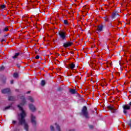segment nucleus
Returning a JSON list of instances; mask_svg holds the SVG:
<instances>
[{
  "mask_svg": "<svg viewBox=\"0 0 131 131\" xmlns=\"http://www.w3.org/2000/svg\"><path fill=\"white\" fill-rule=\"evenodd\" d=\"M21 99L22 100V103L18 105L19 110L21 112L20 114L18 115V119L20 124H24L25 129L26 130V131H28V125L26 124V123L25 122V119H24L26 116V113H25V111H24V110H23V108H22V106H23V105H24V104H25L26 103L25 98L23 97Z\"/></svg>",
  "mask_w": 131,
  "mask_h": 131,
  "instance_id": "nucleus-1",
  "label": "nucleus"
},
{
  "mask_svg": "<svg viewBox=\"0 0 131 131\" xmlns=\"http://www.w3.org/2000/svg\"><path fill=\"white\" fill-rule=\"evenodd\" d=\"M123 109H124L123 113L125 114H126V112H127L126 110H129V109H130V106H129V105H124L123 106Z\"/></svg>",
  "mask_w": 131,
  "mask_h": 131,
  "instance_id": "nucleus-4",
  "label": "nucleus"
},
{
  "mask_svg": "<svg viewBox=\"0 0 131 131\" xmlns=\"http://www.w3.org/2000/svg\"><path fill=\"white\" fill-rule=\"evenodd\" d=\"M1 9H5L6 8V5H3L1 6Z\"/></svg>",
  "mask_w": 131,
  "mask_h": 131,
  "instance_id": "nucleus-21",
  "label": "nucleus"
},
{
  "mask_svg": "<svg viewBox=\"0 0 131 131\" xmlns=\"http://www.w3.org/2000/svg\"><path fill=\"white\" fill-rule=\"evenodd\" d=\"M50 128L52 131H54V126H51Z\"/></svg>",
  "mask_w": 131,
  "mask_h": 131,
  "instance_id": "nucleus-25",
  "label": "nucleus"
},
{
  "mask_svg": "<svg viewBox=\"0 0 131 131\" xmlns=\"http://www.w3.org/2000/svg\"><path fill=\"white\" fill-rule=\"evenodd\" d=\"M74 129L70 130V131H74Z\"/></svg>",
  "mask_w": 131,
  "mask_h": 131,
  "instance_id": "nucleus-32",
  "label": "nucleus"
},
{
  "mask_svg": "<svg viewBox=\"0 0 131 131\" xmlns=\"http://www.w3.org/2000/svg\"><path fill=\"white\" fill-rule=\"evenodd\" d=\"M82 114L86 118H89V114H88V108L86 106H83L82 110Z\"/></svg>",
  "mask_w": 131,
  "mask_h": 131,
  "instance_id": "nucleus-2",
  "label": "nucleus"
},
{
  "mask_svg": "<svg viewBox=\"0 0 131 131\" xmlns=\"http://www.w3.org/2000/svg\"><path fill=\"white\" fill-rule=\"evenodd\" d=\"M4 41H6V40L3 39L1 40V42H4Z\"/></svg>",
  "mask_w": 131,
  "mask_h": 131,
  "instance_id": "nucleus-27",
  "label": "nucleus"
},
{
  "mask_svg": "<svg viewBox=\"0 0 131 131\" xmlns=\"http://www.w3.org/2000/svg\"><path fill=\"white\" fill-rule=\"evenodd\" d=\"M103 19H104V21H108V18L107 17H103Z\"/></svg>",
  "mask_w": 131,
  "mask_h": 131,
  "instance_id": "nucleus-24",
  "label": "nucleus"
},
{
  "mask_svg": "<svg viewBox=\"0 0 131 131\" xmlns=\"http://www.w3.org/2000/svg\"><path fill=\"white\" fill-rule=\"evenodd\" d=\"M116 15H117L116 13H113L112 14V17H113V18H114V17H115V16H116Z\"/></svg>",
  "mask_w": 131,
  "mask_h": 131,
  "instance_id": "nucleus-20",
  "label": "nucleus"
},
{
  "mask_svg": "<svg viewBox=\"0 0 131 131\" xmlns=\"http://www.w3.org/2000/svg\"><path fill=\"white\" fill-rule=\"evenodd\" d=\"M12 123H13V124H15V123H16V121H13Z\"/></svg>",
  "mask_w": 131,
  "mask_h": 131,
  "instance_id": "nucleus-29",
  "label": "nucleus"
},
{
  "mask_svg": "<svg viewBox=\"0 0 131 131\" xmlns=\"http://www.w3.org/2000/svg\"><path fill=\"white\" fill-rule=\"evenodd\" d=\"M101 31H103V26H99L97 29V33L101 32Z\"/></svg>",
  "mask_w": 131,
  "mask_h": 131,
  "instance_id": "nucleus-6",
  "label": "nucleus"
},
{
  "mask_svg": "<svg viewBox=\"0 0 131 131\" xmlns=\"http://www.w3.org/2000/svg\"><path fill=\"white\" fill-rule=\"evenodd\" d=\"M4 31H9V29H8V28H5L4 29Z\"/></svg>",
  "mask_w": 131,
  "mask_h": 131,
  "instance_id": "nucleus-23",
  "label": "nucleus"
},
{
  "mask_svg": "<svg viewBox=\"0 0 131 131\" xmlns=\"http://www.w3.org/2000/svg\"><path fill=\"white\" fill-rule=\"evenodd\" d=\"M129 125L131 126V123H129Z\"/></svg>",
  "mask_w": 131,
  "mask_h": 131,
  "instance_id": "nucleus-31",
  "label": "nucleus"
},
{
  "mask_svg": "<svg viewBox=\"0 0 131 131\" xmlns=\"http://www.w3.org/2000/svg\"><path fill=\"white\" fill-rule=\"evenodd\" d=\"M10 92V89H4L2 90L3 94H7Z\"/></svg>",
  "mask_w": 131,
  "mask_h": 131,
  "instance_id": "nucleus-10",
  "label": "nucleus"
},
{
  "mask_svg": "<svg viewBox=\"0 0 131 131\" xmlns=\"http://www.w3.org/2000/svg\"><path fill=\"white\" fill-rule=\"evenodd\" d=\"M29 107L30 109L33 112V111H35V106L33 104H29Z\"/></svg>",
  "mask_w": 131,
  "mask_h": 131,
  "instance_id": "nucleus-8",
  "label": "nucleus"
},
{
  "mask_svg": "<svg viewBox=\"0 0 131 131\" xmlns=\"http://www.w3.org/2000/svg\"><path fill=\"white\" fill-rule=\"evenodd\" d=\"M59 35L62 39H65L66 38V32L63 31H60L59 32Z\"/></svg>",
  "mask_w": 131,
  "mask_h": 131,
  "instance_id": "nucleus-3",
  "label": "nucleus"
},
{
  "mask_svg": "<svg viewBox=\"0 0 131 131\" xmlns=\"http://www.w3.org/2000/svg\"><path fill=\"white\" fill-rule=\"evenodd\" d=\"M31 122L33 124H35L36 122L35 121V117L33 115H31Z\"/></svg>",
  "mask_w": 131,
  "mask_h": 131,
  "instance_id": "nucleus-7",
  "label": "nucleus"
},
{
  "mask_svg": "<svg viewBox=\"0 0 131 131\" xmlns=\"http://www.w3.org/2000/svg\"><path fill=\"white\" fill-rule=\"evenodd\" d=\"M72 45V42H67L63 44V47L65 48H68V47H70Z\"/></svg>",
  "mask_w": 131,
  "mask_h": 131,
  "instance_id": "nucleus-5",
  "label": "nucleus"
},
{
  "mask_svg": "<svg viewBox=\"0 0 131 131\" xmlns=\"http://www.w3.org/2000/svg\"><path fill=\"white\" fill-rule=\"evenodd\" d=\"M5 69V67L4 66H2L0 68V71H2V70H4Z\"/></svg>",
  "mask_w": 131,
  "mask_h": 131,
  "instance_id": "nucleus-22",
  "label": "nucleus"
},
{
  "mask_svg": "<svg viewBox=\"0 0 131 131\" xmlns=\"http://www.w3.org/2000/svg\"><path fill=\"white\" fill-rule=\"evenodd\" d=\"M13 99H14V97H13V96H10L9 97V101H13Z\"/></svg>",
  "mask_w": 131,
  "mask_h": 131,
  "instance_id": "nucleus-19",
  "label": "nucleus"
},
{
  "mask_svg": "<svg viewBox=\"0 0 131 131\" xmlns=\"http://www.w3.org/2000/svg\"><path fill=\"white\" fill-rule=\"evenodd\" d=\"M9 108H10V106H8V107H6V109H9Z\"/></svg>",
  "mask_w": 131,
  "mask_h": 131,
  "instance_id": "nucleus-30",
  "label": "nucleus"
},
{
  "mask_svg": "<svg viewBox=\"0 0 131 131\" xmlns=\"http://www.w3.org/2000/svg\"><path fill=\"white\" fill-rule=\"evenodd\" d=\"M35 59H39V56L37 55V56L35 57Z\"/></svg>",
  "mask_w": 131,
  "mask_h": 131,
  "instance_id": "nucleus-26",
  "label": "nucleus"
},
{
  "mask_svg": "<svg viewBox=\"0 0 131 131\" xmlns=\"http://www.w3.org/2000/svg\"><path fill=\"white\" fill-rule=\"evenodd\" d=\"M70 92L71 94H75L76 93V90L75 89H70Z\"/></svg>",
  "mask_w": 131,
  "mask_h": 131,
  "instance_id": "nucleus-11",
  "label": "nucleus"
},
{
  "mask_svg": "<svg viewBox=\"0 0 131 131\" xmlns=\"http://www.w3.org/2000/svg\"><path fill=\"white\" fill-rule=\"evenodd\" d=\"M13 77L15 78H17V77H18V74L17 73H14V75H13Z\"/></svg>",
  "mask_w": 131,
  "mask_h": 131,
  "instance_id": "nucleus-18",
  "label": "nucleus"
},
{
  "mask_svg": "<svg viewBox=\"0 0 131 131\" xmlns=\"http://www.w3.org/2000/svg\"><path fill=\"white\" fill-rule=\"evenodd\" d=\"M29 101H30V102H33L34 101V100L33 99V98H32V97H29L28 98Z\"/></svg>",
  "mask_w": 131,
  "mask_h": 131,
  "instance_id": "nucleus-14",
  "label": "nucleus"
},
{
  "mask_svg": "<svg viewBox=\"0 0 131 131\" xmlns=\"http://www.w3.org/2000/svg\"><path fill=\"white\" fill-rule=\"evenodd\" d=\"M45 84H46V82L42 80L41 82V85H45Z\"/></svg>",
  "mask_w": 131,
  "mask_h": 131,
  "instance_id": "nucleus-16",
  "label": "nucleus"
},
{
  "mask_svg": "<svg viewBox=\"0 0 131 131\" xmlns=\"http://www.w3.org/2000/svg\"><path fill=\"white\" fill-rule=\"evenodd\" d=\"M108 108L110 110H114V106H108Z\"/></svg>",
  "mask_w": 131,
  "mask_h": 131,
  "instance_id": "nucleus-13",
  "label": "nucleus"
},
{
  "mask_svg": "<svg viewBox=\"0 0 131 131\" xmlns=\"http://www.w3.org/2000/svg\"><path fill=\"white\" fill-rule=\"evenodd\" d=\"M18 56H19V53H16L15 55L13 56V59H16Z\"/></svg>",
  "mask_w": 131,
  "mask_h": 131,
  "instance_id": "nucleus-12",
  "label": "nucleus"
},
{
  "mask_svg": "<svg viewBox=\"0 0 131 131\" xmlns=\"http://www.w3.org/2000/svg\"><path fill=\"white\" fill-rule=\"evenodd\" d=\"M56 125V127L58 131H60V126H59V125H58V124H55Z\"/></svg>",
  "mask_w": 131,
  "mask_h": 131,
  "instance_id": "nucleus-15",
  "label": "nucleus"
},
{
  "mask_svg": "<svg viewBox=\"0 0 131 131\" xmlns=\"http://www.w3.org/2000/svg\"><path fill=\"white\" fill-rule=\"evenodd\" d=\"M69 68H70V69H71V70H73V69L75 68V64H74V63H72L70 64Z\"/></svg>",
  "mask_w": 131,
  "mask_h": 131,
  "instance_id": "nucleus-9",
  "label": "nucleus"
},
{
  "mask_svg": "<svg viewBox=\"0 0 131 131\" xmlns=\"http://www.w3.org/2000/svg\"><path fill=\"white\" fill-rule=\"evenodd\" d=\"M63 23L65 25H68V21L67 20H64Z\"/></svg>",
  "mask_w": 131,
  "mask_h": 131,
  "instance_id": "nucleus-17",
  "label": "nucleus"
},
{
  "mask_svg": "<svg viewBox=\"0 0 131 131\" xmlns=\"http://www.w3.org/2000/svg\"><path fill=\"white\" fill-rule=\"evenodd\" d=\"M11 84L14 83V80H12L11 81Z\"/></svg>",
  "mask_w": 131,
  "mask_h": 131,
  "instance_id": "nucleus-28",
  "label": "nucleus"
},
{
  "mask_svg": "<svg viewBox=\"0 0 131 131\" xmlns=\"http://www.w3.org/2000/svg\"><path fill=\"white\" fill-rule=\"evenodd\" d=\"M30 93V92H28L27 93V94H28V93Z\"/></svg>",
  "mask_w": 131,
  "mask_h": 131,
  "instance_id": "nucleus-33",
  "label": "nucleus"
}]
</instances>
